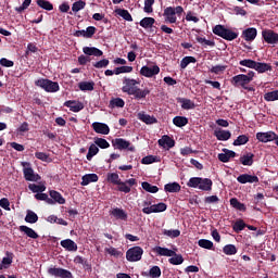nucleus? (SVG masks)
Wrapping results in <instances>:
<instances>
[{
  "mask_svg": "<svg viewBox=\"0 0 278 278\" xmlns=\"http://www.w3.org/2000/svg\"><path fill=\"white\" fill-rule=\"evenodd\" d=\"M187 187L199 189L202 191H212L213 189V180L210 178L202 177H191L187 182Z\"/></svg>",
  "mask_w": 278,
  "mask_h": 278,
  "instance_id": "nucleus-1",
  "label": "nucleus"
},
{
  "mask_svg": "<svg viewBox=\"0 0 278 278\" xmlns=\"http://www.w3.org/2000/svg\"><path fill=\"white\" fill-rule=\"evenodd\" d=\"M253 78L254 72L250 71L248 74H239L233 76L232 79H230V84H232L235 88H244L252 83Z\"/></svg>",
  "mask_w": 278,
  "mask_h": 278,
  "instance_id": "nucleus-2",
  "label": "nucleus"
},
{
  "mask_svg": "<svg viewBox=\"0 0 278 278\" xmlns=\"http://www.w3.org/2000/svg\"><path fill=\"white\" fill-rule=\"evenodd\" d=\"M35 86L43 89L48 93H55L60 91V84L46 78H39L35 80Z\"/></svg>",
  "mask_w": 278,
  "mask_h": 278,
  "instance_id": "nucleus-3",
  "label": "nucleus"
},
{
  "mask_svg": "<svg viewBox=\"0 0 278 278\" xmlns=\"http://www.w3.org/2000/svg\"><path fill=\"white\" fill-rule=\"evenodd\" d=\"M213 34H215L218 37L224 38V40H226V41H233L235 39L238 38L237 33L224 27L223 25H216L213 28Z\"/></svg>",
  "mask_w": 278,
  "mask_h": 278,
  "instance_id": "nucleus-4",
  "label": "nucleus"
},
{
  "mask_svg": "<svg viewBox=\"0 0 278 278\" xmlns=\"http://www.w3.org/2000/svg\"><path fill=\"white\" fill-rule=\"evenodd\" d=\"M112 147L115 150L124 151L127 150L129 152H135V146H131L130 141H127L124 138H115L112 140Z\"/></svg>",
  "mask_w": 278,
  "mask_h": 278,
  "instance_id": "nucleus-5",
  "label": "nucleus"
},
{
  "mask_svg": "<svg viewBox=\"0 0 278 278\" xmlns=\"http://www.w3.org/2000/svg\"><path fill=\"white\" fill-rule=\"evenodd\" d=\"M143 255V249L140 247H132L127 250L126 252V260L130 263H137L141 260V256Z\"/></svg>",
  "mask_w": 278,
  "mask_h": 278,
  "instance_id": "nucleus-6",
  "label": "nucleus"
},
{
  "mask_svg": "<svg viewBox=\"0 0 278 278\" xmlns=\"http://www.w3.org/2000/svg\"><path fill=\"white\" fill-rule=\"evenodd\" d=\"M264 41L270 46L278 45V34L271 29L261 31Z\"/></svg>",
  "mask_w": 278,
  "mask_h": 278,
  "instance_id": "nucleus-7",
  "label": "nucleus"
},
{
  "mask_svg": "<svg viewBox=\"0 0 278 278\" xmlns=\"http://www.w3.org/2000/svg\"><path fill=\"white\" fill-rule=\"evenodd\" d=\"M48 274L56 278H73L72 273L67 269H63L62 267H50L48 269Z\"/></svg>",
  "mask_w": 278,
  "mask_h": 278,
  "instance_id": "nucleus-8",
  "label": "nucleus"
},
{
  "mask_svg": "<svg viewBox=\"0 0 278 278\" xmlns=\"http://www.w3.org/2000/svg\"><path fill=\"white\" fill-rule=\"evenodd\" d=\"M123 87H122V91L125 93H130L137 89H139L138 87H136V85H139V81L137 79H131V78H126L123 79Z\"/></svg>",
  "mask_w": 278,
  "mask_h": 278,
  "instance_id": "nucleus-9",
  "label": "nucleus"
},
{
  "mask_svg": "<svg viewBox=\"0 0 278 278\" xmlns=\"http://www.w3.org/2000/svg\"><path fill=\"white\" fill-rule=\"evenodd\" d=\"M160 74V67L159 65H154L152 67L148 66V65H144L141 67L140 70V75L141 76H144L147 78H151L153 76H156Z\"/></svg>",
  "mask_w": 278,
  "mask_h": 278,
  "instance_id": "nucleus-10",
  "label": "nucleus"
},
{
  "mask_svg": "<svg viewBox=\"0 0 278 278\" xmlns=\"http://www.w3.org/2000/svg\"><path fill=\"white\" fill-rule=\"evenodd\" d=\"M24 179L29 182H38L41 180V176L34 173V169L31 167H27L23 169Z\"/></svg>",
  "mask_w": 278,
  "mask_h": 278,
  "instance_id": "nucleus-11",
  "label": "nucleus"
},
{
  "mask_svg": "<svg viewBox=\"0 0 278 278\" xmlns=\"http://www.w3.org/2000/svg\"><path fill=\"white\" fill-rule=\"evenodd\" d=\"M277 137L276 132L274 131H267V132H257L255 135V138L261 142V143H268L273 140H275Z\"/></svg>",
  "mask_w": 278,
  "mask_h": 278,
  "instance_id": "nucleus-12",
  "label": "nucleus"
},
{
  "mask_svg": "<svg viewBox=\"0 0 278 278\" xmlns=\"http://www.w3.org/2000/svg\"><path fill=\"white\" fill-rule=\"evenodd\" d=\"M163 17H165V21L167 23H177V13L175 12L173 7H167L165 10H163Z\"/></svg>",
  "mask_w": 278,
  "mask_h": 278,
  "instance_id": "nucleus-13",
  "label": "nucleus"
},
{
  "mask_svg": "<svg viewBox=\"0 0 278 278\" xmlns=\"http://www.w3.org/2000/svg\"><path fill=\"white\" fill-rule=\"evenodd\" d=\"M64 106L68 108L70 111H72L73 113H79L81 110L85 109V104L76 100H67L66 102H64Z\"/></svg>",
  "mask_w": 278,
  "mask_h": 278,
  "instance_id": "nucleus-14",
  "label": "nucleus"
},
{
  "mask_svg": "<svg viewBox=\"0 0 278 278\" xmlns=\"http://www.w3.org/2000/svg\"><path fill=\"white\" fill-rule=\"evenodd\" d=\"M222 152L218 154L219 162L227 164L231 159H235L237 156V153H235L232 150L223 149Z\"/></svg>",
  "mask_w": 278,
  "mask_h": 278,
  "instance_id": "nucleus-15",
  "label": "nucleus"
},
{
  "mask_svg": "<svg viewBox=\"0 0 278 278\" xmlns=\"http://www.w3.org/2000/svg\"><path fill=\"white\" fill-rule=\"evenodd\" d=\"M257 29L254 27H249L241 33V37L244 38L245 42H252L256 39Z\"/></svg>",
  "mask_w": 278,
  "mask_h": 278,
  "instance_id": "nucleus-16",
  "label": "nucleus"
},
{
  "mask_svg": "<svg viewBox=\"0 0 278 278\" xmlns=\"http://www.w3.org/2000/svg\"><path fill=\"white\" fill-rule=\"evenodd\" d=\"M237 180L241 185L258 184V181H260L257 176H252L249 174H242V175L238 176Z\"/></svg>",
  "mask_w": 278,
  "mask_h": 278,
  "instance_id": "nucleus-17",
  "label": "nucleus"
},
{
  "mask_svg": "<svg viewBox=\"0 0 278 278\" xmlns=\"http://www.w3.org/2000/svg\"><path fill=\"white\" fill-rule=\"evenodd\" d=\"M83 53L86 54L87 56H93V58H101L104 54L102 50L96 47H88V46L83 48Z\"/></svg>",
  "mask_w": 278,
  "mask_h": 278,
  "instance_id": "nucleus-18",
  "label": "nucleus"
},
{
  "mask_svg": "<svg viewBox=\"0 0 278 278\" xmlns=\"http://www.w3.org/2000/svg\"><path fill=\"white\" fill-rule=\"evenodd\" d=\"M92 129L96 131V134L105 136L110 134V126H108L105 123H92Z\"/></svg>",
  "mask_w": 278,
  "mask_h": 278,
  "instance_id": "nucleus-19",
  "label": "nucleus"
},
{
  "mask_svg": "<svg viewBox=\"0 0 278 278\" xmlns=\"http://www.w3.org/2000/svg\"><path fill=\"white\" fill-rule=\"evenodd\" d=\"M99 181V176L94 173L87 174L81 177V186L87 187L88 185L96 184Z\"/></svg>",
  "mask_w": 278,
  "mask_h": 278,
  "instance_id": "nucleus-20",
  "label": "nucleus"
},
{
  "mask_svg": "<svg viewBox=\"0 0 278 278\" xmlns=\"http://www.w3.org/2000/svg\"><path fill=\"white\" fill-rule=\"evenodd\" d=\"M157 144L162 148H165L166 146L167 149H173L175 147V140L168 135H164L160 140H157Z\"/></svg>",
  "mask_w": 278,
  "mask_h": 278,
  "instance_id": "nucleus-21",
  "label": "nucleus"
},
{
  "mask_svg": "<svg viewBox=\"0 0 278 278\" xmlns=\"http://www.w3.org/2000/svg\"><path fill=\"white\" fill-rule=\"evenodd\" d=\"M127 94L135 96V99L141 100V99H146V97L148 94H150V90H149V88H146V89L138 88L137 90H132L130 92H127Z\"/></svg>",
  "mask_w": 278,
  "mask_h": 278,
  "instance_id": "nucleus-22",
  "label": "nucleus"
},
{
  "mask_svg": "<svg viewBox=\"0 0 278 278\" xmlns=\"http://www.w3.org/2000/svg\"><path fill=\"white\" fill-rule=\"evenodd\" d=\"M138 119L146 123V125L157 124V118L151 115H147L144 113H138Z\"/></svg>",
  "mask_w": 278,
  "mask_h": 278,
  "instance_id": "nucleus-23",
  "label": "nucleus"
},
{
  "mask_svg": "<svg viewBox=\"0 0 278 278\" xmlns=\"http://www.w3.org/2000/svg\"><path fill=\"white\" fill-rule=\"evenodd\" d=\"M50 199H53L54 202H56L59 205H64L66 203L65 198L63 195L54 190L49 191Z\"/></svg>",
  "mask_w": 278,
  "mask_h": 278,
  "instance_id": "nucleus-24",
  "label": "nucleus"
},
{
  "mask_svg": "<svg viewBox=\"0 0 278 278\" xmlns=\"http://www.w3.org/2000/svg\"><path fill=\"white\" fill-rule=\"evenodd\" d=\"M214 137L218 139L219 141H227L231 139V131L229 130H215Z\"/></svg>",
  "mask_w": 278,
  "mask_h": 278,
  "instance_id": "nucleus-25",
  "label": "nucleus"
},
{
  "mask_svg": "<svg viewBox=\"0 0 278 278\" xmlns=\"http://www.w3.org/2000/svg\"><path fill=\"white\" fill-rule=\"evenodd\" d=\"M18 230L20 232H24L25 236H27L30 239H34V240L38 239V233L28 226H20Z\"/></svg>",
  "mask_w": 278,
  "mask_h": 278,
  "instance_id": "nucleus-26",
  "label": "nucleus"
},
{
  "mask_svg": "<svg viewBox=\"0 0 278 278\" xmlns=\"http://www.w3.org/2000/svg\"><path fill=\"white\" fill-rule=\"evenodd\" d=\"M61 247L64 248V250L70 251V252L77 251V244L75 243V241H73L71 239L61 241Z\"/></svg>",
  "mask_w": 278,
  "mask_h": 278,
  "instance_id": "nucleus-27",
  "label": "nucleus"
},
{
  "mask_svg": "<svg viewBox=\"0 0 278 278\" xmlns=\"http://www.w3.org/2000/svg\"><path fill=\"white\" fill-rule=\"evenodd\" d=\"M177 103L181 104L182 110H194L195 108V104L193 101L185 98L177 99Z\"/></svg>",
  "mask_w": 278,
  "mask_h": 278,
  "instance_id": "nucleus-28",
  "label": "nucleus"
},
{
  "mask_svg": "<svg viewBox=\"0 0 278 278\" xmlns=\"http://www.w3.org/2000/svg\"><path fill=\"white\" fill-rule=\"evenodd\" d=\"M181 187L178 182L166 184L163 187V190H165L166 193H178Z\"/></svg>",
  "mask_w": 278,
  "mask_h": 278,
  "instance_id": "nucleus-29",
  "label": "nucleus"
},
{
  "mask_svg": "<svg viewBox=\"0 0 278 278\" xmlns=\"http://www.w3.org/2000/svg\"><path fill=\"white\" fill-rule=\"evenodd\" d=\"M155 252L157 255L166 256V257H172V256L176 255V253H177L174 250L162 248V247H156Z\"/></svg>",
  "mask_w": 278,
  "mask_h": 278,
  "instance_id": "nucleus-30",
  "label": "nucleus"
},
{
  "mask_svg": "<svg viewBox=\"0 0 278 278\" xmlns=\"http://www.w3.org/2000/svg\"><path fill=\"white\" fill-rule=\"evenodd\" d=\"M253 70L257 71V73L263 74V73H267V72H271V65L267 64V63H262L258 62L255 67H253Z\"/></svg>",
  "mask_w": 278,
  "mask_h": 278,
  "instance_id": "nucleus-31",
  "label": "nucleus"
},
{
  "mask_svg": "<svg viewBox=\"0 0 278 278\" xmlns=\"http://www.w3.org/2000/svg\"><path fill=\"white\" fill-rule=\"evenodd\" d=\"M111 215H112L113 217H115L116 219H121V220H126V219H127V214H126V212H125L124 210H122V208H118V207L113 208V210L111 211Z\"/></svg>",
  "mask_w": 278,
  "mask_h": 278,
  "instance_id": "nucleus-32",
  "label": "nucleus"
},
{
  "mask_svg": "<svg viewBox=\"0 0 278 278\" xmlns=\"http://www.w3.org/2000/svg\"><path fill=\"white\" fill-rule=\"evenodd\" d=\"M115 13L121 16L123 20L126 22H134V17H131L130 13L128 10L125 9H116Z\"/></svg>",
  "mask_w": 278,
  "mask_h": 278,
  "instance_id": "nucleus-33",
  "label": "nucleus"
},
{
  "mask_svg": "<svg viewBox=\"0 0 278 278\" xmlns=\"http://www.w3.org/2000/svg\"><path fill=\"white\" fill-rule=\"evenodd\" d=\"M173 123L176 127L182 128L189 124V119L185 116H175Z\"/></svg>",
  "mask_w": 278,
  "mask_h": 278,
  "instance_id": "nucleus-34",
  "label": "nucleus"
},
{
  "mask_svg": "<svg viewBox=\"0 0 278 278\" xmlns=\"http://www.w3.org/2000/svg\"><path fill=\"white\" fill-rule=\"evenodd\" d=\"M253 157H254L253 153H248L243 156H240L239 162L243 166H252L253 165Z\"/></svg>",
  "mask_w": 278,
  "mask_h": 278,
  "instance_id": "nucleus-35",
  "label": "nucleus"
},
{
  "mask_svg": "<svg viewBox=\"0 0 278 278\" xmlns=\"http://www.w3.org/2000/svg\"><path fill=\"white\" fill-rule=\"evenodd\" d=\"M125 106V101L121 98H113L111 101H109V108L111 109H123Z\"/></svg>",
  "mask_w": 278,
  "mask_h": 278,
  "instance_id": "nucleus-36",
  "label": "nucleus"
},
{
  "mask_svg": "<svg viewBox=\"0 0 278 278\" xmlns=\"http://www.w3.org/2000/svg\"><path fill=\"white\" fill-rule=\"evenodd\" d=\"M230 205L235 210H238L240 212H247V206L244 205V203L239 202V200L237 198L230 199Z\"/></svg>",
  "mask_w": 278,
  "mask_h": 278,
  "instance_id": "nucleus-37",
  "label": "nucleus"
},
{
  "mask_svg": "<svg viewBox=\"0 0 278 278\" xmlns=\"http://www.w3.org/2000/svg\"><path fill=\"white\" fill-rule=\"evenodd\" d=\"M106 181L112 185H118L122 182L118 173H108Z\"/></svg>",
  "mask_w": 278,
  "mask_h": 278,
  "instance_id": "nucleus-38",
  "label": "nucleus"
},
{
  "mask_svg": "<svg viewBox=\"0 0 278 278\" xmlns=\"http://www.w3.org/2000/svg\"><path fill=\"white\" fill-rule=\"evenodd\" d=\"M155 24V20L153 17H144L140 21V26L144 29L152 28Z\"/></svg>",
  "mask_w": 278,
  "mask_h": 278,
  "instance_id": "nucleus-39",
  "label": "nucleus"
},
{
  "mask_svg": "<svg viewBox=\"0 0 278 278\" xmlns=\"http://www.w3.org/2000/svg\"><path fill=\"white\" fill-rule=\"evenodd\" d=\"M142 190H146L148 193L155 194L159 192V187L153 186L147 181L141 184Z\"/></svg>",
  "mask_w": 278,
  "mask_h": 278,
  "instance_id": "nucleus-40",
  "label": "nucleus"
},
{
  "mask_svg": "<svg viewBox=\"0 0 278 278\" xmlns=\"http://www.w3.org/2000/svg\"><path fill=\"white\" fill-rule=\"evenodd\" d=\"M78 88H80L81 91H93L94 81H80V84H78Z\"/></svg>",
  "mask_w": 278,
  "mask_h": 278,
  "instance_id": "nucleus-41",
  "label": "nucleus"
},
{
  "mask_svg": "<svg viewBox=\"0 0 278 278\" xmlns=\"http://www.w3.org/2000/svg\"><path fill=\"white\" fill-rule=\"evenodd\" d=\"M93 143H96V147L100 149H110V142H108L104 138H93Z\"/></svg>",
  "mask_w": 278,
  "mask_h": 278,
  "instance_id": "nucleus-42",
  "label": "nucleus"
},
{
  "mask_svg": "<svg viewBox=\"0 0 278 278\" xmlns=\"http://www.w3.org/2000/svg\"><path fill=\"white\" fill-rule=\"evenodd\" d=\"M99 152H100L99 147H97L94 143H92L88 148L87 160L91 161L92 157H94L97 154H99Z\"/></svg>",
  "mask_w": 278,
  "mask_h": 278,
  "instance_id": "nucleus-43",
  "label": "nucleus"
},
{
  "mask_svg": "<svg viewBox=\"0 0 278 278\" xmlns=\"http://www.w3.org/2000/svg\"><path fill=\"white\" fill-rule=\"evenodd\" d=\"M37 5L45 11H53V4L49 0H37Z\"/></svg>",
  "mask_w": 278,
  "mask_h": 278,
  "instance_id": "nucleus-44",
  "label": "nucleus"
},
{
  "mask_svg": "<svg viewBox=\"0 0 278 278\" xmlns=\"http://www.w3.org/2000/svg\"><path fill=\"white\" fill-rule=\"evenodd\" d=\"M28 189L33 191V193H42L47 190L45 185L29 184Z\"/></svg>",
  "mask_w": 278,
  "mask_h": 278,
  "instance_id": "nucleus-45",
  "label": "nucleus"
},
{
  "mask_svg": "<svg viewBox=\"0 0 278 278\" xmlns=\"http://www.w3.org/2000/svg\"><path fill=\"white\" fill-rule=\"evenodd\" d=\"M222 251L224 252L225 255H237L238 249L233 244H228L225 245Z\"/></svg>",
  "mask_w": 278,
  "mask_h": 278,
  "instance_id": "nucleus-46",
  "label": "nucleus"
},
{
  "mask_svg": "<svg viewBox=\"0 0 278 278\" xmlns=\"http://www.w3.org/2000/svg\"><path fill=\"white\" fill-rule=\"evenodd\" d=\"M245 228H247V224L243 222V219L236 220L232 226V229L236 233L242 232V230Z\"/></svg>",
  "mask_w": 278,
  "mask_h": 278,
  "instance_id": "nucleus-47",
  "label": "nucleus"
},
{
  "mask_svg": "<svg viewBox=\"0 0 278 278\" xmlns=\"http://www.w3.org/2000/svg\"><path fill=\"white\" fill-rule=\"evenodd\" d=\"M198 244H199L200 248H203V249H206V250H210V251H214L213 241H210L207 239H201V240H199Z\"/></svg>",
  "mask_w": 278,
  "mask_h": 278,
  "instance_id": "nucleus-48",
  "label": "nucleus"
},
{
  "mask_svg": "<svg viewBox=\"0 0 278 278\" xmlns=\"http://www.w3.org/2000/svg\"><path fill=\"white\" fill-rule=\"evenodd\" d=\"M162 233H163V236H167L170 239H175L180 236V230L179 229H163Z\"/></svg>",
  "mask_w": 278,
  "mask_h": 278,
  "instance_id": "nucleus-49",
  "label": "nucleus"
},
{
  "mask_svg": "<svg viewBox=\"0 0 278 278\" xmlns=\"http://www.w3.org/2000/svg\"><path fill=\"white\" fill-rule=\"evenodd\" d=\"M264 100L266 102H276L278 101V90L271 92H265Z\"/></svg>",
  "mask_w": 278,
  "mask_h": 278,
  "instance_id": "nucleus-50",
  "label": "nucleus"
},
{
  "mask_svg": "<svg viewBox=\"0 0 278 278\" xmlns=\"http://www.w3.org/2000/svg\"><path fill=\"white\" fill-rule=\"evenodd\" d=\"M38 222V215L33 211H27V215H25V223L36 224Z\"/></svg>",
  "mask_w": 278,
  "mask_h": 278,
  "instance_id": "nucleus-51",
  "label": "nucleus"
},
{
  "mask_svg": "<svg viewBox=\"0 0 278 278\" xmlns=\"http://www.w3.org/2000/svg\"><path fill=\"white\" fill-rule=\"evenodd\" d=\"M197 62L195 58L193 56H185L180 61V68L185 70L188 67L189 64H194Z\"/></svg>",
  "mask_w": 278,
  "mask_h": 278,
  "instance_id": "nucleus-52",
  "label": "nucleus"
},
{
  "mask_svg": "<svg viewBox=\"0 0 278 278\" xmlns=\"http://www.w3.org/2000/svg\"><path fill=\"white\" fill-rule=\"evenodd\" d=\"M160 162L159 156L154 155H147L141 159V164L142 165H150Z\"/></svg>",
  "mask_w": 278,
  "mask_h": 278,
  "instance_id": "nucleus-53",
  "label": "nucleus"
},
{
  "mask_svg": "<svg viewBox=\"0 0 278 278\" xmlns=\"http://www.w3.org/2000/svg\"><path fill=\"white\" fill-rule=\"evenodd\" d=\"M74 263L80 264L81 266H84V268L86 270L91 269L90 263H88V261L85 257H83V256L74 257Z\"/></svg>",
  "mask_w": 278,
  "mask_h": 278,
  "instance_id": "nucleus-54",
  "label": "nucleus"
},
{
  "mask_svg": "<svg viewBox=\"0 0 278 278\" xmlns=\"http://www.w3.org/2000/svg\"><path fill=\"white\" fill-rule=\"evenodd\" d=\"M168 262H169L172 265H174V266L182 265V263H184V256L176 253V255L170 256V258L168 260Z\"/></svg>",
  "mask_w": 278,
  "mask_h": 278,
  "instance_id": "nucleus-55",
  "label": "nucleus"
},
{
  "mask_svg": "<svg viewBox=\"0 0 278 278\" xmlns=\"http://www.w3.org/2000/svg\"><path fill=\"white\" fill-rule=\"evenodd\" d=\"M86 8V2L83 0H77L72 4V11L77 13Z\"/></svg>",
  "mask_w": 278,
  "mask_h": 278,
  "instance_id": "nucleus-56",
  "label": "nucleus"
},
{
  "mask_svg": "<svg viewBox=\"0 0 278 278\" xmlns=\"http://www.w3.org/2000/svg\"><path fill=\"white\" fill-rule=\"evenodd\" d=\"M239 64L241 66L254 70V67L258 64V62L257 61H253L251 59H245V60L239 61Z\"/></svg>",
  "mask_w": 278,
  "mask_h": 278,
  "instance_id": "nucleus-57",
  "label": "nucleus"
},
{
  "mask_svg": "<svg viewBox=\"0 0 278 278\" xmlns=\"http://www.w3.org/2000/svg\"><path fill=\"white\" fill-rule=\"evenodd\" d=\"M115 186H117V191L123 192L125 194H129L131 191V187L126 185V182L124 181L118 182Z\"/></svg>",
  "mask_w": 278,
  "mask_h": 278,
  "instance_id": "nucleus-58",
  "label": "nucleus"
},
{
  "mask_svg": "<svg viewBox=\"0 0 278 278\" xmlns=\"http://www.w3.org/2000/svg\"><path fill=\"white\" fill-rule=\"evenodd\" d=\"M248 142H249V137L247 135H240L233 141V146L235 147H240V146L247 144Z\"/></svg>",
  "mask_w": 278,
  "mask_h": 278,
  "instance_id": "nucleus-59",
  "label": "nucleus"
},
{
  "mask_svg": "<svg viewBox=\"0 0 278 278\" xmlns=\"http://www.w3.org/2000/svg\"><path fill=\"white\" fill-rule=\"evenodd\" d=\"M109 65H110V60L108 59H102L101 61H97L92 63L93 68H98V70L106 68V66Z\"/></svg>",
  "mask_w": 278,
  "mask_h": 278,
  "instance_id": "nucleus-60",
  "label": "nucleus"
},
{
  "mask_svg": "<svg viewBox=\"0 0 278 278\" xmlns=\"http://www.w3.org/2000/svg\"><path fill=\"white\" fill-rule=\"evenodd\" d=\"M131 72H134V67L132 66L123 65L121 67H116L115 68V75L116 76H118L121 74L131 73Z\"/></svg>",
  "mask_w": 278,
  "mask_h": 278,
  "instance_id": "nucleus-61",
  "label": "nucleus"
},
{
  "mask_svg": "<svg viewBox=\"0 0 278 278\" xmlns=\"http://www.w3.org/2000/svg\"><path fill=\"white\" fill-rule=\"evenodd\" d=\"M197 42H199L201 46H208V47H214L215 46V42L212 41V40H208V39H205V38H202V37H199L197 36L195 38Z\"/></svg>",
  "mask_w": 278,
  "mask_h": 278,
  "instance_id": "nucleus-62",
  "label": "nucleus"
},
{
  "mask_svg": "<svg viewBox=\"0 0 278 278\" xmlns=\"http://www.w3.org/2000/svg\"><path fill=\"white\" fill-rule=\"evenodd\" d=\"M155 0H144V12L150 14L153 13V5Z\"/></svg>",
  "mask_w": 278,
  "mask_h": 278,
  "instance_id": "nucleus-63",
  "label": "nucleus"
},
{
  "mask_svg": "<svg viewBox=\"0 0 278 278\" xmlns=\"http://www.w3.org/2000/svg\"><path fill=\"white\" fill-rule=\"evenodd\" d=\"M150 277L151 278H160L161 277V268L155 265L150 268Z\"/></svg>",
  "mask_w": 278,
  "mask_h": 278,
  "instance_id": "nucleus-64",
  "label": "nucleus"
}]
</instances>
